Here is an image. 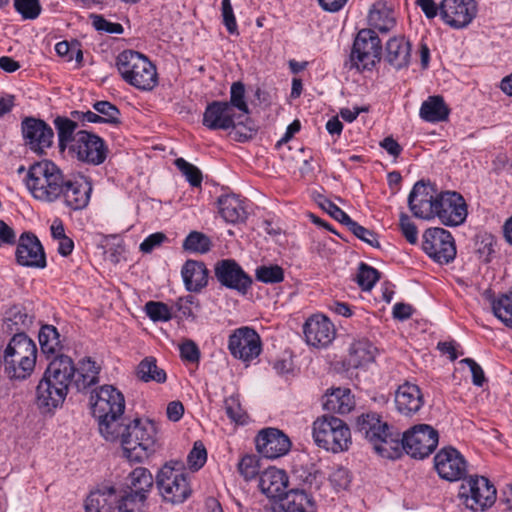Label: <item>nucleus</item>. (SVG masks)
I'll list each match as a JSON object with an SVG mask.
<instances>
[{"instance_id":"f257e3e1","label":"nucleus","mask_w":512,"mask_h":512,"mask_svg":"<svg viewBox=\"0 0 512 512\" xmlns=\"http://www.w3.org/2000/svg\"><path fill=\"white\" fill-rule=\"evenodd\" d=\"M26 185L35 199L47 203L62 199L73 210L87 207L92 192L89 180L66 176L56 164L48 160L30 166Z\"/></svg>"},{"instance_id":"f03ea898","label":"nucleus","mask_w":512,"mask_h":512,"mask_svg":"<svg viewBox=\"0 0 512 512\" xmlns=\"http://www.w3.org/2000/svg\"><path fill=\"white\" fill-rule=\"evenodd\" d=\"M5 372L11 379H25L33 372L37 359L35 342L25 333L13 335L4 352Z\"/></svg>"},{"instance_id":"7ed1b4c3","label":"nucleus","mask_w":512,"mask_h":512,"mask_svg":"<svg viewBox=\"0 0 512 512\" xmlns=\"http://www.w3.org/2000/svg\"><path fill=\"white\" fill-rule=\"evenodd\" d=\"M124 431L122 448L129 461L142 462L159 447L157 428L151 420H129Z\"/></svg>"},{"instance_id":"20e7f679","label":"nucleus","mask_w":512,"mask_h":512,"mask_svg":"<svg viewBox=\"0 0 512 512\" xmlns=\"http://www.w3.org/2000/svg\"><path fill=\"white\" fill-rule=\"evenodd\" d=\"M88 364L90 368L87 373H79V377L74 380L77 369L73 360L67 355L59 354L49 362L43 378L51 380L52 383L63 387L66 391H69V387L72 385H75L80 391L94 385L98 380L99 368L90 359H88Z\"/></svg>"},{"instance_id":"39448f33","label":"nucleus","mask_w":512,"mask_h":512,"mask_svg":"<svg viewBox=\"0 0 512 512\" xmlns=\"http://www.w3.org/2000/svg\"><path fill=\"white\" fill-rule=\"evenodd\" d=\"M116 66L121 77L139 90L150 91L158 83L156 67L137 51L121 52L117 56Z\"/></svg>"},{"instance_id":"423d86ee","label":"nucleus","mask_w":512,"mask_h":512,"mask_svg":"<svg viewBox=\"0 0 512 512\" xmlns=\"http://www.w3.org/2000/svg\"><path fill=\"white\" fill-rule=\"evenodd\" d=\"M356 432L365 437L376 453L385 458H395L400 451L398 435L390 432L387 422L376 413L362 414L356 421Z\"/></svg>"},{"instance_id":"0eeeda50","label":"nucleus","mask_w":512,"mask_h":512,"mask_svg":"<svg viewBox=\"0 0 512 512\" xmlns=\"http://www.w3.org/2000/svg\"><path fill=\"white\" fill-rule=\"evenodd\" d=\"M184 463L179 460L167 462L156 476V485L163 499L172 504L183 503L191 494L184 473Z\"/></svg>"},{"instance_id":"6e6552de","label":"nucleus","mask_w":512,"mask_h":512,"mask_svg":"<svg viewBox=\"0 0 512 512\" xmlns=\"http://www.w3.org/2000/svg\"><path fill=\"white\" fill-rule=\"evenodd\" d=\"M315 443L334 453L347 450L351 443L350 429L346 423L334 416H323L313 423Z\"/></svg>"},{"instance_id":"1a4fd4ad","label":"nucleus","mask_w":512,"mask_h":512,"mask_svg":"<svg viewBox=\"0 0 512 512\" xmlns=\"http://www.w3.org/2000/svg\"><path fill=\"white\" fill-rule=\"evenodd\" d=\"M67 155L80 162L98 166L105 162L109 149L98 135L86 130H78L76 139L72 140Z\"/></svg>"},{"instance_id":"9d476101","label":"nucleus","mask_w":512,"mask_h":512,"mask_svg":"<svg viewBox=\"0 0 512 512\" xmlns=\"http://www.w3.org/2000/svg\"><path fill=\"white\" fill-rule=\"evenodd\" d=\"M381 40L372 29H362L358 32L350 54V67L371 69L381 59Z\"/></svg>"},{"instance_id":"9b49d317","label":"nucleus","mask_w":512,"mask_h":512,"mask_svg":"<svg viewBox=\"0 0 512 512\" xmlns=\"http://www.w3.org/2000/svg\"><path fill=\"white\" fill-rule=\"evenodd\" d=\"M439 442L438 431L428 424H418L406 431L400 447L413 458L423 459L429 456Z\"/></svg>"},{"instance_id":"f8f14e48","label":"nucleus","mask_w":512,"mask_h":512,"mask_svg":"<svg viewBox=\"0 0 512 512\" xmlns=\"http://www.w3.org/2000/svg\"><path fill=\"white\" fill-rule=\"evenodd\" d=\"M459 497L471 510H484L496 500V489L484 476H471L459 488Z\"/></svg>"},{"instance_id":"ddd939ff","label":"nucleus","mask_w":512,"mask_h":512,"mask_svg":"<svg viewBox=\"0 0 512 512\" xmlns=\"http://www.w3.org/2000/svg\"><path fill=\"white\" fill-rule=\"evenodd\" d=\"M422 248L439 264H448L456 256V247L451 233L440 227L429 228L424 232Z\"/></svg>"},{"instance_id":"4468645a","label":"nucleus","mask_w":512,"mask_h":512,"mask_svg":"<svg viewBox=\"0 0 512 512\" xmlns=\"http://www.w3.org/2000/svg\"><path fill=\"white\" fill-rule=\"evenodd\" d=\"M433 218L438 217L443 225L458 226L467 217V205L463 196L455 191L440 192L436 198Z\"/></svg>"},{"instance_id":"2eb2a0df","label":"nucleus","mask_w":512,"mask_h":512,"mask_svg":"<svg viewBox=\"0 0 512 512\" xmlns=\"http://www.w3.org/2000/svg\"><path fill=\"white\" fill-rule=\"evenodd\" d=\"M228 349L234 358L250 362L261 353V338L253 328L240 327L229 336Z\"/></svg>"},{"instance_id":"dca6fc26","label":"nucleus","mask_w":512,"mask_h":512,"mask_svg":"<svg viewBox=\"0 0 512 512\" xmlns=\"http://www.w3.org/2000/svg\"><path fill=\"white\" fill-rule=\"evenodd\" d=\"M214 274L224 287L245 295L251 288L252 278L234 259H222L215 263Z\"/></svg>"},{"instance_id":"f3484780","label":"nucleus","mask_w":512,"mask_h":512,"mask_svg":"<svg viewBox=\"0 0 512 512\" xmlns=\"http://www.w3.org/2000/svg\"><path fill=\"white\" fill-rule=\"evenodd\" d=\"M25 145L33 152L42 155L53 144L54 131L43 120L34 117H25L21 123Z\"/></svg>"},{"instance_id":"a211bd4d","label":"nucleus","mask_w":512,"mask_h":512,"mask_svg":"<svg viewBox=\"0 0 512 512\" xmlns=\"http://www.w3.org/2000/svg\"><path fill=\"white\" fill-rule=\"evenodd\" d=\"M475 0H442L439 13L442 20L452 28L468 26L477 15Z\"/></svg>"},{"instance_id":"6ab92c4d","label":"nucleus","mask_w":512,"mask_h":512,"mask_svg":"<svg viewBox=\"0 0 512 512\" xmlns=\"http://www.w3.org/2000/svg\"><path fill=\"white\" fill-rule=\"evenodd\" d=\"M438 194L430 182H416L408 196V206L412 214L417 218L432 219Z\"/></svg>"},{"instance_id":"aec40b11","label":"nucleus","mask_w":512,"mask_h":512,"mask_svg":"<svg viewBox=\"0 0 512 512\" xmlns=\"http://www.w3.org/2000/svg\"><path fill=\"white\" fill-rule=\"evenodd\" d=\"M92 414L96 417L123 415L125 399L123 394L111 385H104L91 395Z\"/></svg>"},{"instance_id":"412c9836","label":"nucleus","mask_w":512,"mask_h":512,"mask_svg":"<svg viewBox=\"0 0 512 512\" xmlns=\"http://www.w3.org/2000/svg\"><path fill=\"white\" fill-rule=\"evenodd\" d=\"M15 256L17 263L24 267L43 269L47 265L44 248L37 236L31 232L21 234Z\"/></svg>"},{"instance_id":"4be33fe9","label":"nucleus","mask_w":512,"mask_h":512,"mask_svg":"<svg viewBox=\"0 0 512 512\" xmlns=\"http://www.w3.org/2000/svg\"><path fill=\"white\" fill-rule=\"evenodd\" d=\"M242 123V114H236L227 101H213L203 114V125L210 130H228Z\"/></svg>"},{"instance_id":"5701e85b","label":"nucleus","mask_w":512,"mask_h":512,"mask_svg":"<svg viewBox=\"0 0 512 512\" xmlns=\"http://www.w3.org/2000/svg\"><path fill=\"white\" fill-rule=\"evenodd\" d=\"M434 465L438 475L448 481L460 480L466 474V461L453 447L441 449L434 457Z\"/></svg>"},{"instance_id":"b1692460","label":"nucleus","mask_w":512,"mask_h":512,"mask_svg":"<svg viewBox=\"0 0 512 512\" xmlns=\"http://www.w3.org/2000/svg\"><path fill=\"white\" fill-rule=\"evenodd\" d=\"M255 441L258 452L268 459H276L285 455L291 447L289 438L276 428L261 430Z\"/></svg>"},{"instance_id":"393cba45","label":"nucleus","mask_w":512,"mask_h":512,"mask_svg":"<svg viewBox=\"0 0 512 512\" xmlns=\"http://www.w3.org/2000/svg\"><path fill=\"white\" fill-rule=\"evenodd\" d=\"M303 332L307 344L313 347L328 346L336 335L332 322L325 316L313 315L304 324Z\"/></svg>"},{"instance_id":"a878e982","label":"nucleus","mask_w":512,"mask_h":512,"mask_svg":"<svg viewBox=\"0 0 512 512\" xmlns=\"http://www.w3.org/2000/svg\"><path fill=\"white\" fill-rule=\"evenodd\" d=\"M35 316L21 304H14L7 308L2 317V331L9 335L25 333L30 329Z\"/></svg>"},{"instance_id":"bb28decb","label":"nucleus","mask_w":512,"mask_h":512,"mask_svg":"<svg viewBox=\"0 0 512 512\" xmlns=\"http://www.w3.org/2000/svg\"><path fill=\"white\" fill-rule=\"evenodd\" d=\"M272 509L273 512H314V502L304 488H293L276 500Z\"/></svg>"},{"instance_id":"cd10ccee","label":"nucleus","mask_w":512,"mask_h":512,"mask_svg":"<svg viewBox=\"0 0 512 512\" xmlns=\"http://www.w3.org/2000/svg\"><path fill=\"white\" fill-rule=\"evenodd\" d=\"M395 406L399 413L412 416L423 406V394L418 385L405 382L395 392Z\"/></svg>"},{"instance_id":"c85d7f7f","label":"nucleus","mask_w":512,"mask_h":512,"mask_svg":"<svg viewBox=\"0 0 512 512\" xmlns=\"http://www.w3.org/2000/svg\"><path fill=\"white\" fill-rule=\"evenodd\" d=\"M68 391L42 377L36 388V404L43 412H51L61 406Z\"/></svg>"},{"instance_id":"c756f323","label":"nucleus","mask_w":512,"mask_h":512,"mask_svg":"<svg viewBox=\"0 0 512 512\" xmlns=\"http://www.w3.org/2000/svg\"><path fill=\"white\" fill-rule=\"evenodd\" d=\"M288 476L283 470L268 468L261 473L259 488L268 498L278 500L286 492Z\"/></svg>"},{"instance_id":"7c9ffc66","label":"nucleus","mask_w":512,"mask_h":512,"mask_svg":"<svg viewBox=\"0 0 512 512\" xmlns=\"http://www.w3.org/2000/svg\"><path fill=\"white\" fill-rule=\"evenodd\" d=\"M385 60L396 70L407 68L411 60V44L405 37H393L386 44Z\"/></svg>"},{"instance_id":"2f4dec72","label":"nucleus","mask_w":512,"mask_h":512,"mask_svg":"<svg viewBox=\"0 0 512 512\" xmlns=\"http://www.w3.org/2000/svg\"><path fill=\"white\" fill-rule=\"evenodd\" d=\"M117 498L118 493L113 486L92 491L85 501V512H113Z\"/></svg>"},{"instance_id":"473e14b6","label":"nucleus","mask_w":512,"mask_h":512,"mask_svg":"<svg viewBox=\"0 0 512 512\" xmlns=\"http://www.w3.org/2000/svg\"><path fill=\"white\" fill-rule=\"evenodd\" d=\"M181 273L188 291L200 292L208 283L209 272L201 261L187 260Z\"/></svg>"},{"instance_id":"72a5a7b5","label":"nucleus","mask_w":512,"mask_h":512,"mask_svg":"<svg viewBox=\"0 0 512 512\" xmlns=\"http://www.w3.org/2000/svg\"><path fill=\"white\" fill-rule=\"evenodd\" d=\"M219 213L229 223H238L246 219L247 213L243 201L235 194L222 195L217 200Z\"/></svg>"},{"instance_id":"f704fd0d","label":"nucleus","mask_w":512,"mask_h":512,"mask_svg":"<svg viewBox=\"0 0 512 512\" xmlns=\"http://www.w3.org/2000/svg\"><path fill=\"white\" fill-rule=\"evenodd\" d=\"M99 426L100 434L107 441L120 440L121 446L123 445V438L125 435L124 429L128 424V419L124 418L123 415H113L108 417H96Z\"/></svg>"},{"instance_id":"c9c22d12","label":"nucleus","mask_w":512,"mask_h":512,"mask_svg":"<svg viewBox=\"0 0 512 512\" xmlns=\"http://www.w3.org/2000/svg\"><path fill=\"white\" fill-rule=\"evenodd\" d=\"M153 484L151 472L147 468L137 467L127 477L126 490L147 499Z\"/></svg>"},{"instance_id":"e433bc0d","label":"nucleus","mask_w":512,"mask_h":512,"mask_svg":"<svg viewBox=\"0 0 512 512\" xmlns=\"http://www.w3.org/2000/svg\"><path fill=\"white\" fill-rule=\"evenodd\" d=\"M354 405L355 402L350 390L342 388L334 389L330 394H326L323 401L325 410L338 414L349 413Z\"/></svg>"},{"instance_id":"4c0bfd02","label":"nucleus","mask_w":512,"mask_h":512,"mask_svg":"<svg viewBox=\"0 0 512 512\" xmlns=\"http://www.w3.org/2000/svg\"><path fill=\"white\" fill-rule=\"evenodd\" d=\"M58 135L59 151L64 154L69 151L72 140L76 139L78 122L67 117L58 116L54 120Z\"/></svg>"},{"instance_id":"58836bf2","label":"nucleus","mask_w":512,"mask_h":512,"mask_svg":"<svg viewBox=\"0 0 512 512\" xmlns=\"http://www.w3.org/2000/svg\"><path fill=\"white\" fill-rule=\"evenodd\" d=\"M449 108L442 96H430L420 108V117L428 122L444 121L449 116Z\"/></svg>"},{"instance_id":"ea45409f","label":"nucleus","mask_w":512,"mask_h":512,"mask_svg":"<svg viewBox=\"0 0 512 512\" xmlns=\"http://www.w3.org/2000/svg\"><path fill=\"white\" fill-rule=\"evenodd\" d=\"M376 348L368 341L354 342L347 357V363L350 367L358 368L374 360Z\"/></svg>"},{"instance_id":"a19ab883","label":"nucleus","mask_w":512,"mask_h":512,"mask_svg":"<svg viewBox=\"0 0 512 512\" xmlns=\"http://www.w3.org/2000/svg\"><path fill=\"white\" fill-rule=\"evenodd\" d=\"M41 350L47 356L59 355L63 349L58 330L52 325L41 327L38 335Z\"/></svg>"},{"instance_id":"79ce46f5","label":"nucleus","mask_w":512,"mask_h":512,"mask_svg":"<svg viewBox=\"0 0 512 512\" xmlns=\"http://www.w3.org/2000/svg\"><path fill=\"white\" fill-rule=\"evenodd\" d=\"M137 377L143 382L155 381L164 383L166 381V372L157 366L154 357L144 358L137 366Z\"/></svg>"},{"instance_id":"37998d69","label":"nucleus","mask_w":512,"mask_h":512,"mask_svg":"<svg viewBox=\"0 0 512 512\" xmlns=\"http://www.w3.org/2000/svg\"><path fill=\"white\" fill-rule=\"evenodd\" d=\"M493 314L507 327L512 328V290L501 294L498 301L493 302Z\"/></svg>"},{"instance_id":"c03bdc74","label":"nucleus","mask_w":512,"mask_h":512,"mask_svg":"<svg viewBox=\"0 0 512 512\" xmlns=\"http://www.w3.org/2000/svg\"><path fill=\"white\" fill-rule=\"evenodd\" d=\"M146 498L135 495L127 490L118 494L117 509L119 512H144Z\"/></svg>"},{"instance_id":"a18cd8bd","label":"nucleus","mask_w":512,"mask_h":512,"mask_svg":"<svg viewBox=\"0 0 512 512\" xmlns=\"http://www.w3.org/2000/svg\"><path fill=\"white\" fill-rule=\"evenodd\" d=\"M211 245L210 238L198 231L190 232L183 242L184 250L200 254L210 251Z\"/></svg>"},{"instance_id":"49530a36","label":"nucleus","mask_w":512,"mask_h":512,"mask_svg":"<svg viewBox=\"0 0 512 512\" xmlns=\"http://www.w3.org/2000/svg\"><path fill=\"white\" fill-rule=\"evenodd\" d=\"M255 277L266 284H276L284 280V270L279 265H261L256 268Z\"/></svg>"},{"instance_id":"de8ad7c7","label":"nucleus","mask_w":512,"mask_h":512,"mask_svg":"<svg viewBox=\"0 0 512 512\" xmlns=\"http://www.w3.org/2000/svg\"><path fill=\"white\" fill-rule=\"evenodd\" d=\"M93 109L100 115L101 122L112 125H119L120 111L108 101H97L93 104Z\"/></svg>"},{"instance_id":"09e8293b","label":"nucleus","mask_w":512,"mask_h":512,"mask_svg":"<svg viewBox=\"0 0 512 512\" xmlns=\"http://www.w3.org/2000/svg\"><path fill=\"white\" fill-rule=\"evenodd\" d=\"M227 104L235 111L238 109L242 118L249 113V108L245 102V87L240 81L234 82L230 90V101Z\"/></svg>"},{"instance_id":"8fccbe9b","label":"nucleus","mask_w":512,"mask_h":512,"mask_svg":"<svg viewBox=\"0 0 512 512\" xmlns=\"http://www.w3.org/2000/svg\"><path fill=\"white\" fill-rule=\"evenodd\" d=\"M379 272L377 269L365 264L360 263L356 281L363 290H371L379 279Z\"/></svg>"},{"instance_id":"3c124183","label":"nucleus","mask_w":512,"mask_h":512,"mask_svg":"<svg viewBox=\"0 0 512 512\" xmlns=\"http://www.w3.org/2000/svg\"><path fill=\"white\" fill-rule=\"evenodd\" d=\"M314 199L324 211L340 223L346 225L351 220V218L342 209L323 195L318 194Z\"/></svg>"},{"instance_id":"603ef678","label":"nucleus","mask_w":512,"mask_h":512,"mask_svg":"<svg viewBox=\"0 0 512 512\" xmlns=\"http://www.w3.org/2000/svg\"><path fill=\"white\" fill-rule=\"evenodd\" d=\"M176 167L181 171V173L185 176L187 181L194 187H198L202 183V173L199 168L195 165L187 162L183 158H178L175 160Z\"/></svg>"},{"instance_id":"864d4df0","label":"nucleus","mask_w":512,"mask_h":512,"mask_svg":"<svg viewBox=\"0 0 512 512\" xmlns=\"http://www.w3.org/2000/svg\"><path fill=\"white\" fill-rule=\"evenodd\" d=\"M346 226L360 240L366 242L367 244L371 245L372 247L380 248V243L378 241V235L374 231L361 226L360 224H358L356 221H354L352 219L346 224Z\"/></svg>"},{"instance_id":"5fc2aeb1","label":"nucleus","mask_w":512,"mask_h":512,"mask_svg":"<svg viewBox=\"0 0 512 512\" xmlns=\"http://www.w3.org/2000/svg\"><path fill=\"white\" fill-rule=\"evenodd\" d=\"M145 311L149 318L154 322L168 321L172 318L170 308L162 302H147L145 305Z\"/></svg>"},{"instance_id":"6e6d98bb","label":"nucleus","mask_w":512,"mask_h":512,"mask_svg":"<svg viewBox=\"0 0 512 512\" xmlns=\"http://www.w3.org/2000/svg\"><path fill=\"white\" fill-rule=\"evenodd\" d=\"M14 7L24 19H35L41 12L39 0H14Z\"/></svg>"},{"instance_id":"4d7b16f0","label":"nucleus","mask_w":512,"mask_h":512,"mask_svg":"<svg viewBox=\"0 0 512 512\" xmlns=\"http://www.w3.org/2000/svg\"><path fill=\"white\" fill-rule=\"evenodd\" d=\"M207 460V451L201 441H196L190 453L187 456V462L189 467L197 471L199 470Z\"/></svg>"},{"instance_id":"13d9d810","label":"nucleus","mask_w":512,"mask_h":512,"mask_svg":"<svg viewBox=\"0 0 512 512\" xmlns=\"http://www.w3.org/2000/svg\"><path fill=\"white\" fill-rule=\"evenodd\" d=\"M225 410L227 416L234 422L243 424L246 419V413L242 409L239 398L237 396H230L225 399Z\"/></svg>"},{"instance_id":"bf43d9fd","label":"nucleus","mask_w":512,"mask_h":512,"mask_svg":"<svg viewBox=\"0 0 512 512\" xmlns=\"http://www.w3.org/2000/svg\"><path fill=\"white\" fill-rule=\"evenodd\" d=\"M238 471L246 480L254 478L259 473V460L254 455L244 456L238 464Z\"/></svg>"},{"instance_id":"052dcab7","label":"nucleus","mask_w":512,"mask_h":512,"mask_svg":"<svg viewBox=\"0 0 512 512\" xmlns=\"http://www.w3.org/2000/svg\"><path fill=\"white\" fill-rule=\"evenodd\" d=\"M297 473H299L298 477L302 480L303 484L310 490H318L324 480L323 473L314 467H312L309 471L299 470Z\"/></svg>"},{"instance_id":"680f3d73","label":"nucleus","mask_w":512,"mask_h":512,"mask_svg":"<svg viewBox=\"0 0 512 512\" xmlns=\"http://www.w3.org/2000/svg\"><path fill=\"white\" fill-rule=\"evenodd\" d=\"M399 226L406 240L410 244H416L418 240V230L416 225L411 221L410 217L407 214H400Z\"/></svg>"},{"instance_id":"e2e57ef3","label":"nucleus","mask_w":512,"mask_h":512,"mask_svg":"<svg viewBox=\"0 0 512 512\" xmlns=\"http://www.w3.org/2000/svg\"><path fill=\"white\" fill-rule=\"evenodd\" d=\"M93 26L98 31H104L110 34H121L123 33V26L120 23H113L106 20L101 15H92Z\"/></svg>"},{"instance_id":"0e129e2a","label":"nucleus","mask_w":512,"mask_h":512,"mask_svg":"<svg viewBox=\"0 0 512 512\" xmlns=\"http://www.w3.org/2000/svg\"><path fill=\"white\" fill-rule=\"evenodd\" d=\"M460 363H463L470 368L473 384L475 386L482 387L486 382V377L481 366L472 358H464Z\"/></svg>"},{"instance_id":"69168bd1","label":"nucleus","mask_w":512,"mask_h":512,"mask_svg":"<svg viewBox=\"0 0 512 512\" xmlns=\"http://www.w3.org/2000/svg\"><path fill=\"white\" fill-rule=\"evenodd\" d=\"M180 354L182 359L189 362H196L199 360L200 351L197 345L193 341L189 340L180 346Z\"/></svg>"},{"instance_id":"338daca9","label":"nucleus","mask_w":512,"mask_h":512,"mask_svg":"<svg viewBox=\"0 0 512 512\" xmlns=\"http://www.w3.org/2000/svg\"><path fill=\"white\" fill-rule=\"evenodd\" d=\"M165 240L166 235L164 233H153L140 244V250L144 253H150L155 247L160 246Z\"/></svg>"},{"instance_id":"774afa93","label":"nucleus","mask_w":512,"mask_h":512,"mask_svg":"<svg viewBox=\"0 0 512 512\" xmlns=\"http://www.w3.org/2000/svg\"><path fill=\"white\" fill-rule=\"evenodd\" d=\"M16 243V233L6 222L0 220V247Z\"/></svg>"}]
</instances>
